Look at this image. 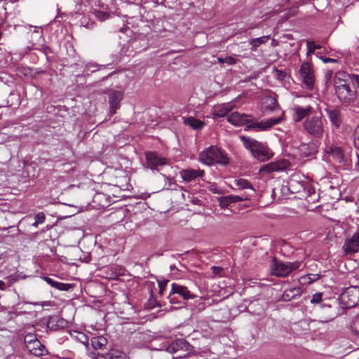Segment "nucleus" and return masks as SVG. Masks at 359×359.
Returning a JSON list of instances; mask_svg holds the SVG:
<instances>
[{
    "instance_id": "obj_1",
    "label": "nucleus",
    "mask_w": 359,
    "mask_h": 359,
    "mask_svg": "<svg viewBox=\"0 0 359 359\" xmlns=\"http://www.w3.org/2000/svg\"><path fill=\"white\" fill-rule=\"evenodd\" d=\"M344 72H337L334 79L335 94L339 100L344 104L353 103L358 96L357 90L351 87L346 81Z\"/></svg>"
},
{
    "instance_id": "obj_2",
    "label": "nucleus",
    "mask_w": 359,
    "mask_h": 359,
    "mask_svg": "<svg viewBox=\"0 0 359 359\" xmlns=\"http://www.w3.org/2000/svg\"><path fill=\"white\" fill-rule=\"evenodd\" d=\"M241 140L245 148L249 150L257 160L266 161L272 158L273 154L266 144L245 136L241 137Z\"/></svg>"
},
{
    "instance_id": "obj_3",
    "label": "nucleus",
    "mask_w": 359,
    "mask_h": 359,
    "mask_svg": "<svg viewBox=\"0 0 359 359\" xmlns=\"http://www.w3.org/2000/svg\"><path fill=\"white\" fill-rule=\"evenodd\" d=\"M301 266L299 262L284 263L273 258L271 260L270 268L271 273L276 276L285 277L289 275L292 271L298 269Z\"/></svg>"
},
{
    "instance_id": "obj_4",
    "label": "nucleus",
    "mask_w": 359,
    "mask_h": 359,
    "mask_svg": "<svg viewBox=\"0 0 359 359\" xmlns=\"http://www.w3.org/2000/svg\"><path fill=\"white\" fill-rule=\"evenodd\" d=\"M213 163L226 165L229 163V158L218 147L211 146L205 151H203V163L211 165Z\"/></svg>"
},
{
    "instance_id": "obj_5",
    "label": "nucleus",
    "mask_w": 359,
    "mask_h": 359,
    "mask_svg": "<svg viewBox=\"0 0 359 359\" xmlns=\"http://www.w3.org/2000/svg\"><path fill=\"white\" fill-rule=\"evenodd\" d=\"M284 112L281 111V114L278 117L270 118L266 120L261 121H251L248 125L246 126V130H254L255 132L266 131L271 129L273 126L280 123L283 118Z\"/></svg>"
},
{
    "instance_id": "obj_6",
    "label": "nucleus",
    "mask_w": 359,
    "mask_h": 359,
    "mask_svg": "<svg viewBox=\"0 0 359 359\" xmlns=\"http://www.w3.org/2000/svg\"><path fill=\"white\" fill-rule=\"evenodd\" d=\"M304 128L310 135L319 137L324 133V123L320 116L307 118L304 122Z\"/></svg>"
},
{
    "instance_id": "obj_7",
    "label": "nucleus",
    "mask_w": 359,
    "mask_h": 359,
    "mask_svg": "<svg viewBox=\"0 0 359 359\" xmlns=\"http://www.w3.org/2000/svg\"><path fill=\"white\" fill-rule=\"evenodd\" d=\"M341 303L346 308H353L359 304V287H350L341 295Z\"/></svg>"
},
{
    "instance_id": "obj_8",
    "label": "nucleus",
    "mask_w": 359,
    "mask_h": 359,
    "mask_svg": "<svg viewBox=\"0 0 359 359\" xmlns=\"http://www.w3.org/2000/svg\"><path fill=\"white\" fill-rule=\"evenodd\" d=\"M299 74L302 82L306 88L312 90L315 87V78L311 65L309 62H304L299 69Z\"/></svg>"
},
{
    "instance_id": "obj_9",
    "label": "nucleus",
    "mask_w": 359,
    "mask_h": 359,
    "mask_svg": "<svg viewBox=\"0 0 359 359\" xmlns=\"http://www.w3.org/2000/svg\"><path fill=\"white\" fill-rule=\"evenodd\" d=\"M260 108L263 113L269 114L280 109L275 94H270L262 98Z\"/></svg>"
},
{
    "instance_id": "obj_10",
    "label": "nucleus",
    "mask_w": 359,
    "mask_h": 359,
    "mask_svg": "<svg viewBox=\"0 0 359 359\" xmlns=\"http://www.w3.org/2000/svg\"><path fill=\"white\" fill-rule=\"evenodd\" d=\"M342 249L346 255H353L359 251V231L345 240Z\"/></svg>"
},
{
    "instance_id": "obj_11",
    "label": "nucleus",
    "mask_w": 359,
    "mask_h": 359,
    "mask_svg": "<svg viewBox=\"0 0 359 359\" xmlns=\"http://www.w3.org/2000/svg\"><path fill=\"white\" fill-rule=\"evenodd\" d=\"M147 167L151 170L156 169L158 166L167 164V158L160 156L155 151L145 152Z\"/></svg>"
},
{
    "instance_id": "obj_12",
    "label": "nucleus",
    "mask_w": 359,
    "mask_h": 359,
    "mask_svg": "<svg viewBox=\"0 0 359 359\" xmlns=\"http://www.w3.org/2000/svg\"><path fill=\"white\" fill-rule=\"evenodd\" d=\"M227 121L235 126L248 125L251 121V116L238 111L232 112L227 118Z\"/></svg>"
},
{
    "instance_id": "obj_13",
    "label": "nucleus",
    "mask_w": 359,
    "mask_h": 359,
    "mask_svg": "<svg viewBox=\"0 0 359 359\" xmlns=\"http://www.w3.org/2000/svg\"><path fill=\"white\" fill-rule=\"evenodd\" d=\"M171 290L169 294L170 302H173V297L172 296L175 294H177L181 296L184 299H193L194 295L187 289V287L178 285L173 283L172 284Z\"/></svg>"
},
{
    "instance_id": "obj_14",
    "label": "nucleus",
    "mask_w": 359,
    "mask_h": 359,
    "mask_svg": "<svg viewBox=\"0 0 359 359\" xmlns=\"http://www.w3.org/2000/svg\"><path fill=\"white\" fill-rule=\"evenodd\" d=\"M190 344L184 339H177L170 344L166 348L165 351L174 354L180 351L186 352L189 350Z\"/></svg>"
},
{
    "instance_id": "obj_15",
    "label": "nucleus",
    "mask_w": 359,
    "mask_h": 359,
    "mask_svg": "<svg viewBox=\"0 0 359 359\" xmlns=\"http://www.w3.org/2000/svg\"><path fill=\"white\" fill-rule=\"evenodd\" d=\"M123 98V92L121 90H114L109 95V104L110 114H116V110L120 108V102Z\"/></svg>"
},
{
    "instance_id": "obj_16",
    "label": "nucleus",
    "mask_w": 359,
    "mask_h": 359,
    "mask_svg": "<svg viewBox=\"0 0 359 359\" xmlns=\"http://www.w3.org/2000/svg\"><path fill=\"white\" fill-rule=\"evenodd\" d=\"M248 200V196H240L229 195L218 198L219 205L222 208H226L232 203Z\"/></svg>"
},
{
    "instance_id": "obj_17",
    "label": "nucleus",
    "mask_w": 359,
    "mask_h": 359,
    "mask_svg": "<svg viewBox=\"0 0 359 359\" xmlns=\"http://www.w3.org/2000/svg\"><path fill=\"white\" fill-rule=\"evenodd\" d=\"M26 348L32 355L36 356H43L47 353L45 346L39 339L34 340Z\"/></svg>"
},
{
    "instance_id": "obj_18",
    "label": "nucleus",
    "mask_w": 359,
    "mask_h": 359,
    "mask_svg": "<svg viewBox=\"0 0 359 359\" xmlns=\"http://www.w3.org/2000/svg\"><path fill=\"white\" fill-rule=\"evenodd\" d=\"M326 152L338 163L344 162V154L341 147L331 145L327 147Z\"/></svg>"
},
{
    "instance_id": "obj_19",
    "label": "nucleus",
    "mask_w": 359,
    "mask_h": 359,
    "mask_svg": "<svg viewBox=\"0 0 359 359\" xmlns=\"http://www.w3.org/2000/svg\"><path fill=\"white\" fill-rule=\"evenodd\" d=\"M311 107L310 106L302 107L300 106H296L294 108L293 119L296 122L300 121L304 117L307 116L311 114Z\"/></svg>"
},
{
    "instance_id": "obj_20",
    "label": "nucleus",
    "mask_w": 359,
    "mask_h": 359,
    "mask_svg": "<svg viewBox=\"0 0 359 359\" xmlns=\"http://www.w3.org/2000/svg\"><path fill=\"white\" fill-rule=\"evenodd\" d=\"M325 111L332 124L336 127H339L341 121V111L334 108L327 109Z\"/></svg>"
},
{
    "instance_id": "obj_21",
    "label": "nucleus",
    "mask_w": 359,
    "mask_h": 359,
    "mask_svg": "<svg viewBox=\"0 0 359 359\" xmlns=\"http://www.w3.org/2000/svg\"><path fill=\"white\" fill-rule=\"evenodd\" d=\"M304 185L305 183L299 182L296 179V176H294L289 180V187L286 189H290V192L292 194L301 193L304 190Z\"/></svg>"
},
{
    "instance_id": "obj_22",
    "label": "nucleus",
    "mask_w": 359,
    "mask_h": 359,
    "mask_svg": "<svg viewBox=\"0 0 359 359\" xmlns=\"http://www.w3.org/2000/svg\"><path fill=\"white\" fill-rule=\"evenodd\" d=\"M235 105L233 102L224 103L220 106H219L215 111V114L219 117H224L228 114L229 111H231Z\"/></svg>"
},
{
    "instance_id": "obj_23",
    "label": "nucleus",
    "mask_w": 359,
    "mask_h": 359,
    "mask_svg": "<svg viewBox=\"0 0 359 359\" xmlns=\"http://www.w3.org/2000/svg\"><path fill=\"white\" fill-rule=\"evenodd\" d=\"M236 184L241 189H248L249 192L247 194L242 195L241 196H248V199L250 197L254 195L255 189H253L252 184L245 179H239L236 181Z\"/></svg>"
},
{
    "instance_id": "obj_24",
    "label": "nucleus",
    "mask_w": 359,
    "mask_h": 359,
    "mask_svg": "<svg viewBox=\"0 0 359 359\" xmlns=\"http://www.w3.org/2000/svg\"><path fill=\"white\" fill-rule=\"evenodd\" d=\"M107 344V339L103 336L94 337L91 339V345L95 350L103 349Z\"/></svg>"
},
{
    "instance_id": "obj_25",
    "label": "nucleus",
    "mask_w": 359,
    "mask_h": 359,
    "mask_svg": "<svg viewBox=\"0 0 359 359\" xmlns=\"http://www.w3.org/2000/svg\"><path fill=\"white\" fill-rule=\"evenodd\" d=\"M199 172L194 170H183L180 172V175L184 181L189 182L200 176Z\"/></svg>"
},
{
    "instance_id": "obj_26",
    "label": "nucleus",
    "mask_w": 359,
    "mask_h": 359,
    "mask_svg": "<svg viewBox=\"0 0 359 359\" xmlns=\"http://www.w3.org/2000/svg\"><path fill=\"white\" fill-rule=\"evenodd\" d=\"M269 39V36H263L259 38H255L252 39L250 41V45L252 46V50H255L256 48L262 43H266Z\"/></svg>"
},
{
    "instance_id": "obj_27",
    "label": "nucleus",
    "mask_w": 359,
    "mask_h": 359,
    "mask_svg": "<svg viewBox=\"0 0 359 359\" xmlns=\"http://www.w3.org/2000/svg\"><path fill=\"white\" fill-rule=\"evenodd\" d=\"M187 125L190 126L194 129L200 128L202 126V121L194 117H188L184 120Z\"/></svg>"
},
{
    "instance_id": "obj_28",
    "label": "nucleus",
    "mask_w": 359,
    "mask_h": 359,
    "mask_svg": "<svg viewBox=\"0 0 359 359\" xmlns=\"http://www.w3.org/2000/svg\"><path fill=\"white\" fill-rule=\"evenodd\" d=\"M303 191L306 198H312V195H315V189L308 183H305ZM308 201H315V198L308 199Z\"/></svg>"
},
{
    "instance_id": "obj_29",
    "label": "nucleus",
    "mask_w": 359,
    "mask_h": 359,
    "mask_svg": "<svg viewBox=\"0 0 359 359\" xmlns=\"http://www.w3.org/2000/svg\"><path fill=\"white\" fill-rule=\"evenodd\" d=\"M75 335L74 337L81 344H84L86 346L88 345V337L84 333L81 332H74Z\"/></svg>"
},
{
    "instance_id": "obj_30",
    "label": "nucleus",
    "mask_w": 359,
    "mask_h": 359,
    "mask_svg": "<svg viewBox=\"0 0 359 359\" xmlns=\"http://www.w3.org/2000/svg\"><path fill=\"white\" fill-rule=\"evenodd\" d=\"M280 169V168L278 164L269 163V164H266V165H264V166H262V168H261V171L270 172H273V171L279 170Z\"/></svg>"
},
{
    "instance_id": "obj_31",
    "label": "nucleus",
    "mask_w": 359,
    "mask_h": 359,
    "mask_svg": "<svg viewBox=\"0 0 359 359\" xmlns=\"http://www.w3.org/2000/svg\"><path fill=\"white\" fill-rule=\"evenodd\" d=\"M318 274H308L307 276L302 277V280L304 283H311L319 278Z\"/></svg>"
},
{
    "instance_id": "obj_32",
    "label": "nucleus",
    "mask_w": 359,
    "mask_h": 359,
    "mask_svg": "<svg viewBox=\"0 0 359 359\" xmlns=\"http://www.w3.org/2000/svg\"><path fill=\"white\" fill-rule=\"evenodd\" d=\"M35 222L33 226H37L39 224H43L46 219L45 214L42 212L37 213L34 217Z\"/></svg>"
},
{
    "instance_id": "obj_33",
    "label": "nucleus",
    "mask_w": 359,
    "mask_h": 359,
    "mask_svg": "<svg viewBox=\"0 0 359 359\" xmlns=\"http://www.w3.org/2000/svg\"><path fill=\"white\" fill-rule=\"evenodd\" d=\"M109 359H126V355L116 350L109 351Z\"/></svg>"
},
{
    "instance_id": "obj_34",
    "label": "nucleus",
    "mask_w": 359,
    "mask_h": 359,
    "mask_svg": "<svg viewBox=\"0 0 359 359\" xmlns=\"http://www.w3.org/2000/svg\"><path fill=\"white\" fill-rule=\"evenodd\" d=\"M73 287V285L57 282L55 288L60 291H68Z\"/></svg>"
},
{
    "instance_id": "obj_35",
    "label": "nucleus",
    "mask_w": 359,
    "mask_h": 359,
    "mask_svg": "<svg viewBox=\"0 0 359 359\" xmlns=\"http://www.w3.org/2000/svg\"><path fill=\"white\" fill-rule=\"evenodd\" d=\"M308 54L312 53L315 51L316 49L320 48L318 45H316L313 41H307L306 42Z\"/></svg>"
},
{
    "instance_id": "obj_36",
    "label": "nucleus",
    "mask_w": 359,
    "mask_h": 359,
    "mask_svg": "<svg viewBox=\"0 0 359 359\" xmlns=\"http://www.w3.org/2000/svg\"><path fill=\"white\" fill-rule=\"evenodd\" d=\"M206 189H208L210 191H211L214 194H221L222 193L221 189L215 184L208 183V186L206 187Z\"/></svg>"
},
{
    "instance_id": "obj_37",
    "label": "nucleus",
    "mask_w": 359,
    "mask_h": 359,
    "mask_svg": "<svg viewBox=\"0 0 359 359\" xmlns=\"http://www.w3.org/2000/svg\"><path fill=\"white\" fill-rule=\"evenodd\" d=\"M34 340H37L36 337L34 334H27L25 337V344L27 347V345H29Z\"/></svg>"
},
{
    "instance_id": "obj_38",
    "label": "nucleus",
    "mask_w": 359,
    "mask_h": 359,
    "mask_svg": "<svg viewBox=\"0 0 359 359\" xmlns=\"http://www.w3.org/2000/svg\"><path fill=\"white\" fill-rule=\"evenodd\" d=\"M211 269L215 276L221 277L224 274V269L222 267L213 266L211 267Z\"/></svg>"
},
{
    "instance_id": "obj_39",
    "label": "nucleus",
    "mask_w": 359,
    "mask_h": 359,
    "mask_svg": "<svg viewBox=\"0 0 359 359\" xmlns=\"http://www.w3.org/2000/svg\"><path fill=\"white\" fill-rule=\"evenodd\" d=\"M323 294L321 292L315 293L311 299V303H320L322 300Z\"/></svg>"
},
{
    "instance_id": "obj_40",
    "label": "nucleus",
    "mask_w": 359,
    "mask_h": 359,
    "mask_svg": "<svg viewBox=\"0 0 359 359\" xmlns=\"http://www.w3.org/2000/svg\"><path fill=\"white\" fill-rule=\"evenodd\" d=\"M353 142L355 147L359 149V126L356 128L355 130Z\"/></svg>"
},
{
    "instance_id": "obj_41",
    "label": "nucleus",
    "mask_w": 359,
    "mask_h": 359,
    "mask_svg": "<svg viewBox=\"0 0 359 359\" xmlns=\"http://www.w3.org/2000/svg\"><path fill=\"white\" fill-rule=\"evenodd\" d=\"M168 283V280H164L158 281V287H159V294H163V292L165 289V287H166Z\"/></svg>"
},
{
    "instance_id": "obj_42",
    "label": "nucleus",
    "mask_w": 359,
    "mask_h": 359,
    "mask_svg": "<svg viewBox=\"0 0 359 359\" xmlns=\"http://www.w3.org/2000/svg\"><path fill=\"white\" fill-rule=\"evenodd\" d=\"M351 79L359 91V74H351Z\"/></svg>"
},
{
    "instance_id": "obj_43",
    "label": "nucleus",
    "mask_w": 359,
    "mask_h": 359,
    "mask_svg": "<svg viewBox=\"0 0 359 359\" xmlns=\"http://www.w3.org/2000/svg\"><path fill=\"white\" fill-rule=\"evenodd\" d=\"M43 280L48 284L50 285V286L53 287L55 288L56 287V285H57V281H55L53 279H52L50 277H48V276H45L43 278Z\"/></svg>"
},
{
    "instance_id": "obj_44",
    "label": "nucleus",
    "mask_w": 359,
    "mask_h": 359,
    "mask_svg": "<svg viewBox=\"0 0 359 359\" xmlns=\"http://www.w3.org/2000/svg\"><path fill=\"white\" fill-rule=\"evenodd\" d=\"M224 63L227 64L228 65H232L236 64V60L235 58H233L231 56H227L224 58Z\"/></svg>"
},
{
    "instance_id": "obj_45",
    "label": "nucleus",
    "mask_w": 359,
    "mask_h": 359,
    "mask_svg": "<svg viewBox=\"0 0 359 359\" xmlns=\"http://www.w3.org/2000/svg\"><path fill=\"white\" fill-rule=\"evenodd\" d=\"M110 353L109 352L106 353L105 354L103 353H97L96 359H109Z\"/></svg>"
},
{
    "instance_id": "obj_46",
    "label": "nucleus",
    "mask_w": 359,
    "mask_h": 359,
    "mask_svg": "<svg viewBox=\"0 0 359 359\" xmlns=\"http://www.w3.org/2000/svg\"><path fill=\"white\" fill-rule=\"evenodd\" d=\"M289 187V182H287V185H283L281 189H280V191L281 192L284 194V195H287L288 193H290V189H287L285 188H287Z\"/></svg>"
},
{
    "instance_id": "obj_47",
    "label": "nucleus",
    "mask_w": 359,
    "mask_h": 359,
    "mask_svg": "<svg viewBox=\"0 0 359 359\" xmlns=\"http://www.w3.org/2000/svg\"><path fill=\"white\" fill-rule=\"evenodd\" d=\"M323 61L325 62V63H328V62H337V60L335 59H333V58H330V57H324L322 59Z\"/></svg>"
},
{
    "instance_id": "obj_48",
    "label": "nucleus",
    "mask_w": 359,
    "mask_h": 359,
    "mask_svg": "<svg viewBox=\"0 0 359 359\" xmlns=\"http://www.w3.org/2000/svg\"><path fill=\"white\" fill-rule=\"evenodd\" d=\"M6 283L3 280H0V290H6Z\"/></svg>"
},
{
    "instance_id": "obj_49",
    "label": "nucleus",
    "mask_w": 359,
    "mask_h": 359,
    "mask_svg": "<svg viewBox=\"0 0 359 359\" xmlns=\"http://www.w3.org/2000/svg\"><path fill=\"white\" fill-rule=\"evenodd\" d=\"M99 13L100 15H102V16H106V17L108 16V14L107 13H104V12L100 11V12H99Z\"/></svg>"
},
{
    "instance_id": "obj_50",
    "label": "nucleus",
    "mask_w": 359,
    "mask_h": 359,
    "mask_svg": "<svg viewBox=\"0 0 359 359\" xmlns=\"http://www.w3.org/2000/svg\"><path fill=\"white\" fill-rule=\"evenodd\" d=\"M217 60H218V61H219V62H220V63H224V58L219 57V58H217Z\"/></svg>"
},
{
    "instance_id": "obj_51",
    "label": "nucleus",
    "mask_w": 359,
    "mask_h": 359,
    "mask_svg": "<svg viewBox=\"0 0 359 359\" xmlns=\"http://www.w3.org/2000/svg\"><path fill=\"white\" fill-rule=\"evenodd\" d=\"M149 301H150L151 304H154V303L156 302L155 299H150ZM153 306L154 307L155 305H153Z\"/></svg>"
},
{
    "instance_id": "obj_52",
    "label": "nucleus",
    "mask_w": 359,
    "mask_h": 359,
    "mask_svg": "<svg viewBox=\"0 0 359 359\" xmlns=\"http://www.w3.org/2000/svg\"><path fill=\"white\" fill-rule=\"evenodd\" d=\"M198 160H199L200 161H202V152H200V153L198 154Z\"/></svg>"
},
{
    "instance_id": "obj_53",
    "label": "nucleus",
    "mask_w": 359,
    "mask_h": 359,
    "mask_svg": "<svg viewBox=\"0 0 359 359\" xmlns=\"http://www.w3.org/2000/svg\"><path fill=\"white\" fill-rule=\"evenodd\" d=\"M335 316H336V315L333 314L328 320H327V321L333 320L335 318Z\"/></svg>"
},
{
    "instance_id": "obj_54",
    "label": "nucleus",
    "mask_w": 359,
    "mask_h": 359,
    "mask_svg": "<svg viewBox=\"0 0 359 359\" xmlns=\"http://www.w3.org/2000/svg\"><path fill=\"white\" fill-rule=\"evenodd\" d=\"M357 158H358V161L355 163V165H356V166L359 167V155L358 154H357Z\"/></svg>"
},
{
    "instance_id": "obj_55",
    "label": "nucleus",
    "mask_w": 359,
    "mask_h": 359,
    "mask_svg": "<svg viewBox=\"0 0 359 359\" xmlns=\"http://www.w3.org/2000/svg\"><path fill=\"white\" fill-rule=\"evenodd\" d=\"M306 147V144H302L301 147H300V150L302 151L303 149H304Z\"/></svg>"
},
{
    "instance_id": "obj_56",
    "label": "nucleus",
    "mask_w": 359,
    "mask_h": 359,
    "mask_svg": "<svg viewBox=\"0 0 359 359\" xmlns=\"http://www.w3.org/2000/svg\"><path fill=\"white\" fill-rule=\"evenodd\" d=\"M185 355H186V354H179V355H177L175 358H182V357L185 356Z\"/></svg>"
},
{
    "instance_id": "obj_57",
    "label": "nucleus",
    "mask_w": 359,
    "mask_h": 359,
    "mask_svg": "<svg viewBox=\"0 0 359 359\" xmlns=\"http://www.w3.org/2000/svg\"><path fill=\"white\" fill-rule=\"evenodd\" d=\"M151 296H153V291L152 290H151Z\"/></svg>"
},
{
    "instance_id": "obj_58",
    "label": "nucleus",
    "mask_w": 359,
    "mask_h": 359,
    "mask_svg": "<svg viewBox=\"0 0 359 359\" xmlns=\"http://www.w3.org/2000/svg\"><path fill=\"white\" fill-rule=\"evenodd\" d=\"M2 0H0V1H1Z\"/></svg>"
}]
</instances>
